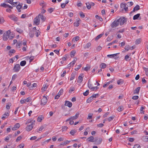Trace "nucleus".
Masks as SVG:
<instances>
[{
	"mask_svg": "<svg viewBox=\"0 0 148 148\" xmlns=\"http://www.w3.org/2000/svg\"><path fill=\"white\" fill-rule=\"evenodd\" d=\"M127 21V19L124 17H122L117 20H115L111 24L112 28H114L117 27L119 24L121 25H123Z\"/></svg>",
	"mask_w": 148,
	"mask_h": 148,
	"instance_id": "nucleus-1",
	"label": "nucleus"
},
{
	"mask_svg": "<svg viewBox=\"0 0 148 148\" xmlns=\"http://www.w3.org/2000/svg\"><path fill=\"white\" fill-rule=\"evenodd\" d=\"M11 33L10 30H8L5 32L3 36V39L4 41H6L9 37V35Z\"/></svg>",
	"mask_w": 148,
	"mask_h": 148,
	"instance_id": "nucleus-2",
	"label": "nucleus"
},
{
	"mask_svg": "<svg viewBox=\"0 0 148 148\" xmlns=\"http://www.w3.org/2000/svg\"><path fill=\"white\" fill-rule=\"evenodd\" d=\"M35 122V121L32 120V122L26 127V130L28 131H29L32 130L33 128V125Z\"/></svg>",
	"mask_w": 148,
	"mask_h": 148,
	"instance_id": "nucleus-3",
	"label": "nucleus"
},
{
	"mask_svg": "<svg viewBox=\"0 0 148 148\" xmlns=\"http://www.w3.org/2000/svg\"><path fill=\"white\" fill-rule=\"evenodd\" d=\"M90 79L89 80L88 83V88L92 90H96L99 88V87L97 86L93 87L92 85L91 84H89Z\"/></svg>",
	"mask_w": 148,
	"mask_h": 148,
	"instance_id": "nucleus-4",
	"label": "nucleus"
},
{
	"mask_svg": "<svg viewBox=\"0 0 148 148\" xmlns=\"http://www.w3.org/2000/svg\"><path fill=\"white\" fill-rule=\"evenodd\" d=\"M47 98L45 96H43V98L41 99L40 104L42 105H45L47 102Z\"/></svg>",
	"mask_w": 148,
	"mask_h": 148,
	"instance_id": "nucleus-5",
	"label": "nucleus"
},
{
	"mask_svg": "<svg viewBox=\"0 0 148 148\" xmlns=\"http://www.w3.org/2000/svg\"><path fill=\"white\" fill-rule=\"evenodd\" d=\"M21 69V67L19 64H16L14 67L13 70L14 72H18Z\"/></svg>",
	"mask_w": 148,
	"mask_h": 148,
	"instance_id": "nucleus-6",
	"label": "nucleus"
},
{
	"mask_svg": "<svg viewBox=\"0 0 148 148\" xmlns=\"http://www.w3.org/2000/svg\"><path fill=\"white\" fill-rule=\"evenodd\" d=\"M34 23L36 25H38L40 23V20L39 17L38 16H36L34 20Z\"/></svg>",
	"mask_w": 148,
	"mask_h": 148,
	"instance_id": "nucleus-7",
	"label": "nucleus"
},
{
	"mask_svg": "<svg viewBox=\"0 0 148 148\" xmlns=\"http://www.w3.org/2000/svg\"><path fill=\"white\" fill-rule=\"evenodd\" d=\"M30 100V98L28 97L26 99L21 100L20 101V103L21 104H23V103H25L26 102H28Z\"/></svg>",
	"mask_w": 148,
	"mask_h": 148,
	"instance_id": "nucleus-8",
	"label": "nucleus"
},
{
	"mask_svg": "<svg viewBox=\"0 0 148 148\" xmlns=\"http://www.w3.org/2000/svg\"><path fill=\"white\" fill-rule=\"evenodd\" d=\"M8 16L11 19V20L14 21H16L18 20L17 18L13 14L9 16Z\"/></svg>",
	"mask_w": 148,
	"mask_h": 148,
	"instance_id": "nucleus-9",
	"label": "nucleus"
},
{
	"mask_svg": "<svg viewBox=\"0 0 148 148\" xmlns=\"http://www.w3.org/2000/svg\"><path fill=\"white\" fill-rule=\"evenodd\" d=\"M20 127V124L19 123H16L14 127L12 128V130H17Z\"/></svg>",
	"mask_w": 148,
	"mask_h": 148,
	"instance_id": "nucleus-10",
	"label": "nucleus"
},
{
	"mask_svg": "<svg viewBox=\"0 0 148 148\" xmlns=\"http://www.w3.org/2000/svg\"><path fill=\"white\" fill-rule=\"evenodd\" d=\"M64 105L67 106L69 108H71L72 106V104L71 102L68 101H66L65 102Z\"/></svg>",
	"mask_w": 148,
	"mask_h": 148,
	"instance_id": "nucleus-11",
	"label": "nucleus"
},
{
	"mask_svg": "<svg viewBox=\"0 0 148 148\" xmlns=\"http://www.w3.org/2000/svg\"><path fill=\"white\" fill-rule=\"evenodd\" d=\"M83 74H81L79 76L78 78V82L81 83L83 80Z\"/></svg>",
	"mask_w": 148,
	"mask_h": 148,
	"instance_id": "nucleus-12",
	"label": "nucleus"
},
{
	"mask_svg": "<svg viewBox=\"0 0 148 148\" xmlns=\"http://www.w3.org/2000/svg\"><path fill=\"white\" fill-rule=\"evenodd\" d=\"M38 16V17H39V18H40L42 20V22H43L45 21L46 19L45 17L41 14H39Z\"/></svg>",
	"mask_w": 148,
	"mask_h": 148,
	"instance_id": "nucleus-13",
	"label": "nucleus"
},
{
	"mask_svg": "<svg viewBox=\"0 0 148 148\" xmlns=\"http://www.w3.org/2000/svg\"><path fill=\"white\" fill-rule=\"evenodd\" d=\"M79 113V112H77L75 114V115L73 116H71V120H74L76 119L78 117Z\"/></svg>",
	"mask_w": 148,
	"mask_h": 148,
	"instance_id": "nucleus-14",
	"label": "nucleus"
},
{
	"mask_svg": "<svg viewBox=\"0 0 148 148\" xmlns=\"http://www.w3.org/2000/svg\"><path fill=\"white\" fill-rule=\"evenodd\" d=\"M94 137L93 136H91L89 137L87 139V140H88V141L94 142Z\"/></svg>",
	"mask_w": 148,
	"mask_h": 148,
	"instance_id": "nucleus-15",
	"label": "nucleus"
},
{
	"mask_svg": "<svg viewBox=\"0 0 148 148\" xmlns=\"http://www.w3.org/2000/svg\"><path fill=\"white\" fill-rule=\"evenodd\" d=\"M9 115V114L8 112H5L3 114V116L2 117L1 119L3 120L6 117L8 116Z\"/></svg>",
	"mask_w": 148,
	"mask_h": 148,
	"instance_id": "nucleus-16",
	"label": "nucleus"
},
{
	"mask_svg": "<svg viewBox=\"0 0 148 148\" xmlns=\"http://www.w3.org/2000/svg\"><path fill=\"white\" fill-rule=\"evenodd\" d=\"M119 54V53H118L115 54H110V55H108L107 56L110 57V58H112L114 57L115 56H116Z\"/></svg>",
	"mask_w": 148,
	"mask_h": 148,
	"instance_id": "nucleus-17",
	"label": "nucleus"
},
{
	"mask_svg": "<svg viewBox=\"0 0 148 148\" xmlns=\"http://www.w3.org/2000/svg\"><path fill=\"white\" fill-rule=\"evenodd\" d=\"M114 81V79H112L111 81H110V82H107L106 83V84H104L103 85V88L106 87L108 85H109V84L110 83H112Z\"/></svg>",
	"mask_w": 148,
	"mask_h": 148,
	"instance_id": "nucleus-18",
	"label": "nucleus"
},
{
	"mask_svg": "<svg viewBox=\"0 0 148 148\" xmlns=\"http://www.w3.org/2000/svg\"><path fill=\"white\" fill-rule=\"evenodd\" d=\"M140 89V87H138L134 91V94H138L139 93Z\"/></svg>",
	"mask_w": 148,
	"mask_h": 148,
	"instance_id": "nucleus-19",
	"label": "nucleus"
},
{
	"mask_svg": "<svg viewBox=\"0 0 148 148\" xmlns=\"http://www.w3.org/2000/svg\"><path fill=\"white\" fill-rule=\"evenodd\" d=\"M76 53V51L75 50H73V51H72L70 54V55L71 56V57H73L75 55V53Z\"/></svg>",
	"mask_w": 148,
	"mask_h": 148,
	"instance_id": "nucleus-20",
	"label": "nucleus"
},
{
	"mask_svg": "<svg viewBox=\"0 0 148 148\" xmlns=\"http://www.w3.org/2000/svg\"><path fill=\"white\" fill-rule=\"evenodd\" d=\"M140 9V6L138 5H136L134 8L133 12H134L135 11H137Z\"/></svg>",
	"mask_w": 148,
	"mask_h": 148,
	"instance_id": "nucleus-21",
	"label": "nucleus"
},
{
	"mask_svg": "<svg viewBox=\"0 0 148 148\" xmlns=\"http://www.w3.org/2000/svg\"><path fill=\"white\" fill-rule=\"evenodd\" d=\"M34 32L35 31H31L29 34V36L31 37H33L34 35Z\"/></svg>",
	"mask_w": 148,
	"mask_h": 148,
	"instance_id": "nucleus-22",
	"label": "nucleus"
},
{
	"mask_svg": "<svg viewBox=\"0 0 148 148\" xmlns=\"http://www.w3.org/2000/svg\"><path fill=\"white\" fill-rule=\"evenodd\" d=\"M140 14H137L134 15V16H133V19L135 20L138 19V18L140 16Z\"/></svg>",
	"mask_w": 148,
	"mask_h": 148,
	"instance_id": "nucleus-23",
	"label": "nucleus"
},
{
	"mask_svg": "<svg viewBox=\"0 0 148 148\" xmlns=\"http://www.w3.org/2000/svg\"><path fill=\"white\" fill-rule=\"evenodd\" d=\"M22 45V41H21V42H18L17 43L16 46L17 48H20L21 46Z\"/></svg>",
	"mask_w": 148,
	"mask_h": 148,
	"instance_id": "nucleus-24",
	"label": "nucleus"
},
{
	"mask_svg": "<svg viewBox=\"0 0 148 148\" xmlns=\"http://www.w3.org/2000/svg\"><path fill=\"white\" fill-rule=\"evenodd\" d=\"M43 118V117L42 116H39L38 118L37 121L38 122H41Z\"/></svg>",
	"mask_w": 148,
	"mask_h": 148,
	"instance_id": "nucleus-25",
	"label": "nucleus"
},
{
	"mask_svg": "<svg viewBox=\"0 0 148 148\" xmlns=\"http://www.w3.org/2000/svg\"><path fill=\"white\" fill-rule=\"evenodd\" d=\"M26 61L25 60H23L21 61L20 63V65L21 66H24L26 64Z\"/></svg>",
	"mask_w": 148,
	"mask_h": 148,
	"instance_id": "nucleus-26",
	"label": "nucleus"
},
{
	"mask_svg": "<svg viewBox=\"0 0 148 148\" xmlns=\"http://www.w3.org/2000/svg\"><path fill=\"white\" fill-rule=\"evenodd\" d=\"M124 81L122 79H120L117 81V83L118 85H121L123 83Z\"/></svg>",
	"mask_w": 148,
	"mask_h": 148,
	"instance_id": "nucleus-27",
	"label": "nucleus"
},
{
	"mask_svg": "<svg viewBox=\"0 0 148 148\" xmlns=\"http://www.w3.org/2000/svg\"><path fill=\"white\" fill-rule=\"evenodd\" d=\"M16 31L20 34L22 33L23 32V30L19 28H17L16 29Z\"/></svg>",
	"mask_w": 148,
	"mask_h": 148,
	"instance_id": "nucleus-28",
	"label": "nucleus"
},
{
	"mask_svg": "<svg viewBox=\"0 0 148 148\" xmlns=\"http://www.w3.org/2000/svg\"><path fill=\"white\" fill-rule=\"evenodd\" d=\"M93 98H92V97L91 96L87 100V101H86L88 103H89L91 102L92 101V100H93Z\"/></svg>",
	"mask_w": 148,
	"mask_h": 148,
	"instance_id": "nucleus-29",
	"label": "nucleus"
},
{
	"mask_svg": "<svg viewBox=\"0 0 148 148\" xmlns=\"http://www.w3.org/2000/svg\"><path fill=\"white\" fill-rule=\"evenodd\" d=\"M90 66L89 65L87 64L85 68H84V70L86 71H87L90 69Z\"/></svg>",
	"mask_w": 148,
	"mask_h": 148,
	"instance_id": "nucleus-30",
	"label": "nucleus"
},
{
	"mask_svg": "<svg viewBox=\"0 0 148 148\" xmlns=\"http://www.w3.org/2000/svg\"><path fill=\"white\" fill-rule=\"evenodd\" d=\"M101 69H104L106 67V65L104 63H102L100 66Z\"/></svg>",
	"mask_w": 148,
	"mask_h": 148,
	"instance_id": "nucleus-31",
	"label": "nucleus"
},
{
	"mask_svg": "<svg viewBox=\"0 0 148 148\" xmlns=\"http://www.w3.org/2000/svg\"><path fill=\"white\" fill-rule=\"evenodd\" d=\"M102 140L101 138H99V140L97 141L96 144L97 145H99L100 144L102 141Z\"/></svg>",
	"mask_w": 148,
	"mask_h": 148,
	"instance_id": "nucleus-32",
	"label": "nucleus"
},
{
	"mask_svg": "<svg viewBox=\"0 0 148 148\" xmlns=\"http://www.w3.org/2000/svg\"><path fill=\"white\" fill-rule=\"evenodd\" d=\"M123 107L122 106H121L119 107L117 109V110L119 112H120L123 111Z\"/></svg>",
	"mask_w": 148,
	"mask_h": 148,
	"instance_id": "nucleus-33",
	"label": "nucleus"
},
{
	"mask_svg": "<svg viewBox=\"0 0 148 148\" xmlns=\"http://www.w3.org/2000/svg\"><path fill=\"white\" fill-rule=\"evenodd\" d=\"M114 117L115 116L114 115H112L108 118L107 120L108 121L110 122L111 120H113V119L114 118Z\"/></svg>",
	"mask_w": 148,
	"mask_h": 148,
	"instance_id": "nucleus-34",
	"label": "nucleus"
},
{
	"mask_svg": "<svg viewBox=\"0 0 148 148\" xmlns=\"http://www.w3.org/2000/svg\"><path fill=\"white\" fill-rule=\"evenodd\" d=\"M93 114L92 113H90L88 114V116L87 118V119H89L92 118Z\"/></svg>",
	"mask_w": 148,
	"mask_h": 148,
	"instance_id": "nucleus-35",
	"label": "nucleus"
},
{
	"mask_svg": "<svg viewBox=\"0 0 148 148\" xmlns=\"http://www.w3.org/2000/svg\"><path fill=\"white\" fill-rule=\"evenodd\" d=\"M40 5L41 6H42V8L45 6L46 4L44 1H42L40 3Z\"/></svg>",
	"mask_w": 148,
	"mask_h": 148,
	"instance_id": "nucleus-36",
	"label": "nucleus"
},
{
	"mask_svg": "<svg viewBox=\"0 0 148 148\" xmlns=\"http://www.w3.org/2000/svg\"><path fill=\"white\" fill-rule=\"evenodd\" d=\"M8 5L5 3H3L1 4V6L5 8L8 7Z\"/></svg>",
	"mask_w": 148,
	"mask_h": 148,
	"instance_id": "nucleus-37",
	"label": "nucleus"
},
{
	"mask_svg": "<svg viewBox=\"0 0 148 148\" xmlns=\"http://www.w3.org/2000/svg\"><path fill=\"white\" fill-rule=\"evenodd\" d=\"M103 34H101L97 36L95 38V40H97L99 39Z\"/></svg>",
	"mask_w": 148,
	"mask_h": 148,
	"instance_id": "nucleus-38",
	"label": "nucleus"
},
{
	"mask_svg": "<svg viewBox=\"0 0 148 148\" xmlns=\"http://www.w3.org/2000/svg\"><path fill=\"white\" fill-rule=\"evenodd\" d=\"M120 6L121 8H122V10H123L126 7V4L125 3H121Z\"/></svg>",
	"mask_w": 148,
	"mask_h": 148,
	"instance_id": "nucleus-39",
	"label": "nucleus"
},
{
	"mask_svg": "<svg viewBox=\"0 0 148 148\" xmlns=\"http://www.w3.org/2000/svg\"><path fill=\"white\" fill-rule=\"evenodd\" d=\"M141 42V40L140 38L137 39L135 41V43L136 45L139 44Z\"/></svg>",
	"mask_w": 148,
	"mask_h": 148,
	"instance_id": "nucleus-40",
	"label": "nucleus"
},
{
	"mask_svg": "<svg viewBox=\"0 0 148 148\" xmlns=\"http://www.w3.org/2000/svg\"><path fill=\"white\" fill-rule=\"evenodd\" d=\"M95 18L99 20L100 21H103V19L102 18L100 17L99 16L97 15L95 16Z\"/></svg>",
	"mask_w": 148,
	"mask_h": 148,
	"instance_id": "nucleus-41",
	"label": "nucleus"
},
{
	"mask_svg": "<svg viewBox=\"0 0 148 148\" xmlns=\"http://www.w3.org/2000/svg\"><path fill=\"white\" fill-rule=\"evenodd\" d=\"M68 129V127L66 126H64L62 127V132L66 131Z\"/></svg>",
	"mask_w": 148,
	"mask_h": 148,
	"instance_id": "nucleus-42",
	"label": "nucleus"
},
{
	"mask_svg": "<svg viewBox=\"0 0 148 148\" xmlns=\"http://www.w3.org/2000/svg\"><path fill=\"white\" fill-rule=\"evenodd\" d=\"M86 7L87 9H90L91 8V6L89 3H86Z\"/></svg>",
	"mask_w": 148,
	"mask_h": 148,
	"instance_id": "nucleus-43",
	"label": "nucleus"
},
{
	"mask_svg": "<svg viewBox=\"0 0 148 148\" xmlns=\"http://www.w3.org/2000/svg\"><path fill=\"white\" fill-rule=\"evenodd\" d=\"M75 74L74 73H72L71 75V77L70 78V80L71 81L73 80L75 78Z\"/></svg>",
	"mask_w": 148,
	"mask_h": 148,
	"instance_id": "nucleus-44",
	"label": "nucleus"
},
{
	"mask_svg": "<svg viewBox=\"0 0 148 148\" xmlns=\"http://www.w3.org/2000/svg\"><path fill=\"white\" fill-rule=\"evenodd\" d=\"M76 132V131L74 130H71V131L70 132V134L72 135L73 136L74 135V134Z\"/></svg>",
	"mask_w": 148,
	"mask_h": 148,
	"instance_id": "nucleus-45",
	"label": "nucleus"
},
{
	"mask_svg": "<svg viewBox=\"0 0 148 148\" xmlns=\"http://www.w3.org/2000/svg\"><path fill=\"white\" fill-rule=\"evenodd\" d=\"M143 139L145 141H148V136H144L143 137Z\"/></svg>",
	"mask_w": 148,
	"mask_h": 148,
	"instance_id": "nucleus-46",
	"label": "nucleus"
},
{
	"mask_svg": "<svg viewBox=\"0 0 148 148\" xmlns=\"http://www.w3.org/2000/svg\"><path fill=\"white\" fill-rule=\"evenodd\" d=\"M79 38L78 36H77L76 37H75V38H74L73 39L72 41H74L75 40L76 41H77V40H79Z\"/></svg>",
	"mask_w": 148,
	"mask_h": 148,
	"instance_id": "nucleus-47",
	"label": "nucleus"
},
{
	"mask_svg": "<svg viewBox=\"0 0 148 148\" xmlns=\"http://www.w3.org/2000/svg\"><path fill=\"white\" fill-rule=\"evenodd\" d=\"M37 86V84L36 83H34L32 85V86H31L29 88L30 90L32 89L33 88V87H36Z\"/></svg>",
	"mask_w": 148,
	"mask_h": 148,
	"instance_id": "nucleus-48",
	"label": "nucleus"
},
{
	"mask_svg": "<svg viewBox=\"0 0 148 148\" xmlns=\"http://www.w3.org/2000/svg\"><path fill=\"white\" fill-rule=\"evenodd\" d=\"M117 41H118L117 40H115L114 41H113L112 42L109 43L108 44V45L110 46V45L113 44L114 43H115L117 42Z\"/></svg>",
	"mask_w": 148,
	"mask_h": 148,
	"instance_id": "nucleus-49",
	"label": "nucleus"
},
{
	"mask_svg": "<svg viewBox=\"0 0 148 148\" xmlns=\"http://www.w3.org/2000/svg\"><path fill=\"white\" fill-rule=\"evenodd\" d=\"M88 93L89 90H87L85 92L83 93V94L84 96H86L88 94Z\"/></svg>",
	"mask_w": 148,
	"mask_h": 148,
	"instance_id": "nucleus-50",
	"label": "nucleus"
},
{
	"mask_svg": "<svg viewBox=\"0 0 148 148\" xmlns=\"http://www.w3.org/2000/svg\"><path fill=\"white\" fill-rule=\"evenodd\" d=\"M22 5L20 4V3H19V4L16 6L17 9H21L22 8Z\"/></svg>",
	"mask_w": 148,
	"mask_h": 148,
	"instance_id": "nucleus-51",
	"label": "nucleus"
},
{
	"mask_svg": "<svg viewBox=\"0 0 148 148\" xmlns=\"http://www.w3.org/2000/svg\"><path fill=\"white\" fill-rule=\"evenodd\" d=\"M63 92V89H60L59 92L58 93V95L60 96L61 95H62Z\"/></svg>",
	"mask_w": 148,
	"mask_h": 148,
	"instance_id": "nucleus-52",
	"label": "nucleus"
},
{
	"mask_svg": "<svg viewBox=\"0 0 148 148\" xmlns=\"http://www.w3.org/2000/svg\"><path fill=\"white\" fill-rule=\"evenodd\" d=\"M79 14L81 17L83 18H84L85 17V15L83 14L82 12H80L79 13Z\"/></svg>",
	"mask_w": 148,
	"mask_h": 148,
	"instance_id": "nucleus-53",
	"label": "nucleus"
},
{
	"mask_svg": "<svg viewBox=\"0 0 148 148\" xmlns=\"http://www.w3.org/2000/svg\"><path fill=\"white\" fill-rule=\"evenodd\" d=\"M133 148H140V146L139 144H136L134 146Z\"/></svg>",
	"mask_w": 148,
	"mask_h": 148,
	"instance_id": "nucleus-54",
	"label": "nucleus"
},
{
	"mask_svg": "<svg viewBox=\"0 0 148 148\" xmlns=\"http://www.w3.org/2000/svg\"><path fill=\"white\" fill-rule=\"evenodd\" d=\"M90 45H91V44L90 43H89V42L88 43H87L86 44V45L85 47V48H88L90 47Z\"/></svg>",
	"mask_w": 148,
	"mask_h": 148,
	"instance_id": "nucleus-55",
	"label": "nucleus"
},
{
	"mask_svg": "<svg viewBox=\"0 0 148 148\" xmlns=\"http://www.w3.org/2000/svg\"><path fill=\"white\" fill-rule=\"evenodd\" d=\"M82 64H80L78 65H77V67L75 69V70L76 71L78 70L81 67Z\"/></svg>",
	"mask_w": 148,
	"mask_h": 148,
	"instance_id": "nucleus-56",
	"label": "nucleus"
},
{
	"mask_svg": "<svg viewBox=\"0 0 148 148\" xmlns=\"http://www.w3.org/2000/svg\"><path fill=\"white\" fill-rule=\"evenodd\" d=\"M125 49L127 51H128L130 49V47L129 45H127L125 46Z\"/></svg>",
	"mask_w": 148,
	"mask_h": 148,
	"instance_id": "nucleus-57",
	"label": "nucleus"
},
{
	"mask_svg": "<svg viewBox=\"0 0 148 148\" xmlns=\"http://www.w3.org/2000/svg\"><path fill=\"white\" fill-rule=\"evenodd\" d=\"M17 3L18 2H12V3H11L10 4H11L14 7L17 5Z\"/></svg>",
	"mask_w": 148,
	"mask_h": 148,
	"instance_id": "nucleus-58",
	"label": "nucleus"
},
{
	"mask_svg": "<svg viewBox=\"0 0 148 148\" xmlns=\"http://www.w3.org/2000/svg\"><path fill=\"white\" fill-rule=\"evenodd\" d=\"M75 63V60H74L73 61L71 62L70 63V64L72 66H73L74 65V64Z\"/></svg>",
	"mask_w": 148,
	"mask_h": 148,
	"instance_id": "nucleus-59",
	"label": "nucleus"
},
{
	"mask_svg": "<svg viewBox=\"0 0 148 148\" xmlns=\"http://www.w3.org/2000/svg\"><path fill=\"white\" fill-rule=\"evenodd\" d=\"M138 96H134L132 97V99L134 100H137L138 98Z\"/></svg>",
	"mask_w": 148,
	"mask_h": 148,
	"instance_id": "nucleus-60",
	"label": "nucleus"
},
{
	"mask_svg": "<svg viewBox=\"0 0 148 148\" xmlns=\"http://www.w3.org/2000/svg\"><path fill=\"white\" fill-rule=\"evenodd\" d=\"M47 87H46V85L44 86V85L43 87L42 88L41 90H42L43 91H44L46 90L47 89Z\"/></svg>",
	"mask_w": 148,
	"mask_h": 148,
	"instance_id": "nucleus-61",
	"label": "nucleus"
},
{
	"mask_svg": "<svg viewBox=\"0 0 148 148\" xmlns=\"http://www.w3.org/2000/svg\"><path fill=\"white\" fill-rule=\"evenodd\" d=\"M22 137L21 136H19L16 139V142H17L18 141H19L22 139Z\"/></svg>",
	"mask_w": 148,
	"mask_h": 148,
	"instance_id": "nucleus-62",
	"label": "nucleus"
},
{
	"mask_svg": "<svg viewBox=\"0 0 148 148\" xmlns=\"http://www.w3.org/2000/svg\"><path fill=\"white\" fill-rule=\"evenodd\" d=\"M44 128V127L42 126L41 127H40L38 129V130L37 131V132H39L40 131H42V130Z\"/></svg>",
	"mask_w": 148,
	"mask_h": 148,
	"instance_id": "nucleus-63",
	"label": "nucleus"
},
{
	"mask_svg": "<svg viewBox=\"0 0 148 148\" xmlns=\"http://www.w3.org/2000/svg\"><path fill=\"white\" fill-rule=\"evenodd\" d=\"M97 126L98 127H102L104 126V125L102 123H100L97 124Z\"/></svg>",
	"mask_w": 148,
	"mask_h": 148,
	"instance_id": "nucleus-64",
	"label": "nucleus"
}]
</instances>
